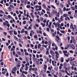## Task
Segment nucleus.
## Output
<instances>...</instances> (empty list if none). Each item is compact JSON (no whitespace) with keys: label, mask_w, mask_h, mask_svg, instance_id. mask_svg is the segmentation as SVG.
Here are the masks:
<instances>
[{"label":"nucleus","mask_w":77,"mask_h":77,"mask_svg":"<svg viewBox=\"0 0 77 77\" xmlns=\"http://www.w3.org/2000/svg\"><path fill=\"white\" fill-rule=\"evenodd\" d=\"M38 8H39V11H41L42 9V8L41 7V6L39 5L38 6Z\"/></svg>","instance_id":"b1692460"},{"label":"nucleus","mask_w":77,"mask_h":77,"mask_svg":"<svg viewBox=\"0 0 77 77\" xmlns=\"http://www.w3.org/2000/svg\"><path fill=\"white\" fill-rule=\"evenodd\" d=\"M19 46L20 47H23V45H22L21 43H19Z\"/></svg>","instance_id":"a18cd8bd"},{"label":"nucleus","mask_w":77,"mask_h":77,"mask_svg":"<svg viewBox=\"0 0 77 77\" xmlns=\"http://www.w3.org/2000/svg\"><path fill=\"white\" fill-rule=\"evenodd\" d=\"M34 34V32L32 30H31V32L30 33V36H32V35H33Z\"/></svg>","instance_id":"423d86ee"},{"label":"nucleus","mask_w":77,"mask_h":77,"mask_svg":"<svg viewBox=\"0 0 77 77\" xmlns=\"http://www.w3.org/2000/svg\"><path fill=\"white\" fill-rule=\"evenodd\" d=\"M47 66L45 64L44 65V69H45V72H46V71H47Z\"/></svg>","instance_id":"7ed1b4c3"},{"label":"nucleus","mask_w":77,"mask_h":77,"mask_svg":"<svg viewBox=\"0 0 77 77\" xmlns=\"http://www.w3.org/2000/svg\"><path fill=\"white\" fill-rule=\"evenodd\" d=\"M8 9L9 11H11V9L10 7H8Z\"/></svg>","instance_id":"c9c22d12"},{"label":"nucleus","mask_w":77,"mask_h":77,"mask_svg":"<svg viewBox=\"0 0 77 77\" xmlns=\"http://www.w3.org/2000/svg\"><path fill=\"white\" fill-rule=\"evenodd\" d=\"M50 53L51 54L53 55V54H54V52H53V51L51 50H50Z\"/></svg>","instance_id":"f3484780"},{"label":"nucleus","mask_w":77,"mask_h":77,"mask_svg":"<svg viewBox=\"0 0 77 77\" xmlns=\"http://www.w3.org/2000/svg\"><path fill=\"white\" fill-rule=\"evenodd\" d=\"M70 29H72V30H73V31L74 30V28L73 26V24H70Z\"/></svg>","instance_id":"f03ea898"},{"label":"nucleus","mask_w":77,"mask_h":77,"mask_svg":"<svg viewBox=\"0 0 77 77\" xmlns=\"http://www.w3.org/2000/svg\"><path fill=\"white\" fill-rule=\"evenodd\" d=\"M72 65L74 66H77V63H76V61H74L73 62Z\"/></svg>","instance_id":"20e7f679"},{"label":"nucleus","mask_w":77,"mask_h":77,"mask_svg":"<svg viewBox=\"0 0 77 77\" xmlns=\"http://www.w3.org/2000/svg\"><path fill=\"white\" fill-rule=\"evenodd\" d=\"M3 2H4V0H2L0 3L2 4H3Z\"/></svg>","instance_id":"58836bf2"},{"label":"nucleus","mask_w":77,"mask_h":77,"mask_svg":"<svg viewBox=\"0 0 77 77\" xmlns=\"http://www.w3.org/2000/svg\"><path fill=\"white\" fill-rule=\"evenodd\" d=\"M52 66H51V67H48V69L49 70H51V69H52Z\"/></svg>","instance_id":"cd10ccee"},{"label":"nucleus","mask_w":77,"mask_h":77,"mask_svg":"<svg viewBox=\"0 0 77 77\" xmlns=\"http://www.w3.org/2000/svg\"><path fill=\"white\" fill-rule=\"evenodd\" d=\"M54 69L56 71H58V67H55L54 68Z\"/></svg>","instance_id":"72a5a7b5"},{"label":"nucleus","mask_w":77,"mask_h":77,"mask_svg":"<svg viewBox=\"0 0 77 77\" xmlns=\"http://www.w3.org/2000/svg\"><path fill=\"white\" fill-rule=\"evenodd\" d=\"M63 65L64 67V68H66V63H63Z\"/></svg>","instance_id":"7c9ffc66"},{"label":"nucleus","mask_w":77,"mask_h":77,"mask_svg":"<svg viewBox=\"0 0 77 77\" xmlns=\"http://www.w3.org/2000/svg\"><path fill=\"white\" fill-rule=\"evenodd\" d=\"M50 22V20H48L46 21V26H48V23Z\"/></svg>","instance_id":"412c9836"},{"label":"nucleus","mask_w":77,"mask_h":77,"mask_svg":"<svg viewBox=\"0 0 77 77\" xmlns=\"http://www.w3.org/2000/svg\"><path fill=\"white\" fill-rule=\"evenodd\" d=\"M8 18H10V19H11V20H14L13 19V18H12V17H11V16L10 15H8Z\"/></svg>","instance_id":"aec40b11"},{"label":"nucleus","mask_w":77,"mask_h":77,"mask_svg":"<svg viewBox=\"0 0 77 77\" xmlns=\"http://www.w3.org/2000/svg\"><path fill=\"white\" fill-rule=\"evenodd\" d=\"M66 8L65 7H64L63 8V11H65L66 10Z\"/></svg>","instance_id":"de8ad7c7"},{"label":"nucleus","mask_w":77,"mask_h":77,"mask_svg":"<svg viewBox=\"0 0 77 77\" xmlns=\"http://www.w3.org/2000/svg\"><path fill=\"white\" fill-rule=\"evenodd\" d=\"M71 9H72V10H73V11H74L75 10V8H74V6H71Z\"/></svg>","instance_id":"393cba45"},{"label":"nucleus","mask_w":77,"mask_h":77,"mask_svg":"<svg viewBox=\"0 0 77 77\" xmlns=\"http://www.w3.org/2000/svg\"><path fill=\"white\" fill-rule=\"evenodd\" d=\"M55 54H56V55H58V56H59V54L58 53V52L57 51H56L55 52Z\"/></svg>","instance_id":"a878e982"},{"label":"nucleus","mask_w":77,"mask_h":77,"mask_svg":"<svg viewBox=\"0 0 77 77\" xmlns=\"http://www.w3.org/2000/svg\"><path fill=\"white\" fill-rule=\"evenodd\" d=\"M8 22L7 21H6L5 22H4L3 23L4 26L7 25L8 27H10V25L8 24Z\"/></svg>","instance_id":"f257e3e1"},{"label":"nucleus","mask_w":77,"mask_h":77,"mask_svg":"<svg viewBox=\"0 0 77 77\" xmlns=\"http://www.w3.org/2000/svg\"><path fill=\"white\" fill-rule=\"evenodd\" d=\"M63 53H67V51H63Z\"/></svg>","instance_id":"79ce46f5"},{"label":"nucleus","mask_w":77,"mask_h":77,"mask_svg":"<svg viewBox=\"0 0 77 77\" xmlns=\"http://www.w3.org/2000/svg\"><path fill=\"white\" fill-rule=\"evenodd\" d=\"M51 61H52V60H51V59H50L49 62L50 63H51Z\"/></svg>","instance_id":"052dcab7"},{"label":"nucleus","mask_w":77,"mask_h":77,"mask_svg":"<svg viewBox=\"0 0 77 77\" xmlns=\"http://www.w3.org/2000/svg\"><path fill=\"white\" fill-rule=\"evenodd\" d=\"M54 14H53L52 12L51 13H50V14H49V17H51Z\"/></svg>","instance_id":"9b49d317"},{"label":"nucleus","mask_w":77,"mask_h":77,"mask_svg":"<svg viewBox=\"0 0 77 77\" xmlns=\"http://www.w3.org/2000/svg\"><path fill=\"white\" fill-rule=\"evenodd\" d=\"M3 34H4L5 35V36H6L7 35V33H6V32H4L3 33Z\"/></svg>","instance_id":"603ef678"},{"label":"nucleus","mask_w":77,"mask_h":77,"mask_svg":"<svg viewBox=\"0 0 77 77\" xmlns=\"http://www.w3.org/2000/svg\"><path fill=\"white\" fill-rule=\"evenodd\" d=\"M46 30H47V32H50V29H49V28H47L46 29Z\"/></svg>","instance_id":"13d9d810"},{"label":"nucleus","mask_w":77,"mask_h":77,"mask_svg":"<svg viewBox=\"0 0 77 77\" xmlns=\"http://www.w3.org/2000/svg\"><path fill=\"white\" fill-rule=\"evenodd\" d=\"M69 52H70V53H74V52H73V51L72 50L69 51Z\"/></svg>","instance_id":"5fc2aeb1"},{"label":"nucleus","mask_w":77,"mask_h":77,"mask_svg":"<svg viewBox=\"0 0 77 77\" xmlns=\"http://www.w3.org/2000/svg\"><path fill=\"white\" fill-rule=\"evenodd\" d=\"M30 15L32 18H35V16H34V15L33 14V13H30Z\"/></svg>","instance_id":"1a4fd4ad"},{"label":"nucleus","mask_w":77,"mask_h":77,"mask_svg":"<svg viewBox=\"0 0 77 77\" xmlns=\"http://www.w3.org/2000/svg\"><path fill=\"white\" fill-rule=\"evenodd\" d=\"M26 8H30V5H27V6H26Z\"/></svg>","instance_id":"e433bc0d"},{"label":"nucleus","mask_w":77,"mask_h":77,"mask_svg":"<svg viewBox=\"0 0 77 77\" xmlns=\"http://www.w3.org/2000/svg\"><path fill=\"white\" fill-rule=\"evenodd\" d=\"M32 71H38V68L36 67L32 68Z\"/></svg>","instance_id":"39448f33"},{"label":"nucleus","mask_w":77,"mask_h":77,"mask_svg":"<svg viewBox=\"0 0 77 77\" xmlns=\"http://www.w3.org/2000/svg\"><path fill=\"white\" fill-rule=\"evenodd\" d=\"M56 37L57 38V39H58V40H59L60 39V38H59V37L58 36H56Z\"/></svg>","instance_id":"09e8293b"},{"label":"nucleus","mask_w":77,"mask_h":77,"mask_svg":"<svg viewBox=\"0 0 77 77\" xmlns=\"http://www.w3.org/2000/svg\"><path fill=\"white\" fill-rule=\"evenodd\" d=\"M75 9H77V5H75Z\"/></svg>","instance_id":"69168bd1"},{"label":"nucleus","mask_w":77,"mask_h":77,"mask_svg":"<svg viewBox=\"0 0 77 77\" xmlns=\"http://www.w3.org/2000/svg\"><path fill=\"white\" fill-rule=\"evenodd\" d=\"M23 24H26V21H24L23 22Z\"/></svg>","instance_id":"c03bdc74"},{"label":"nucleus","mask_w":77,"mask_h":77,"mask_svg":"<svg viewBox=\"0 0 77 77\" xmlns=\"http://www.w3.org/2000/svg\"><path fill=\"white\" fill-rule=\"evenodd\" d=\"M68 14H69V15H70V14H71V12L70 11H69L68 12Z\"/></svg>","instance_id":"4d7b16f0"},{"label":"nucleus","mask_w":77,"mask_h":77,"mask_svg":"<svg viewBox=\"0 0 77 77\" xmlns=\"http://www.w3.org/2000/svg\"><path fill=\"white\" fill-rule=\"evenodd\" d=\"M64 58L63 57H61L60 58V61L61 62L63 63V62L64 61Z\"/></svg>","instance_id":"0eeeda50"},{"label":"nucleus","mask_w":77,"mask_h":77,"mask_svg":"<svg viewBox=\"0 0 77 77\" xmlns=\"http://www.w3.org/2000/svg\"><path fill=\"white\" fill-rule=\"evenodd\" d=\"M14 34L15 35H17V32L15 31H14Z\"/></svg>","instance_id":"f704fd0d"},{"label":"nucleus","mask_w":77,"mask_h":77,"mask_svg":"<svg viewBox=\"0 0 77 77\" xmlns=\"http://www.w3.org/2000/svg\"><path fill=\"white\" fill-rule=\"evenodd\" d=\"M17 36H18V37L19 38H21V34H18L17 35Z\"/></svg>","instance_id":"a19ab883"},{"label":"nucleus","mask_w":77,"mask_h":77,"mask_svg":"<svg viewBox=\"0 0 77 77\" xmlns=\"http://www.w3.org/2000/svg\"><path fill=\"white\" fill-rule=\"evenodd\" d=\"M42 6L43 8H44L46 9V6L45 5V4H43Z\"/></svg>","instance_id":"4be33fe9"},{"label":"nucleus","mask_w":77,"mask_h":77,"mask_svg":"<svg viewBox=\"0 0 77 77\" xmlns=\"http://www.w3.org/2000/svg\"><path fill=\"white\" fill-rule=\"evenodd\" d=\"M41 44H39L38 45V49H40L41 48Z\"/></svg>","instance_id":"a211bd4d"},{"label":"nucleus","mask_w":77,"mask_h":77,"mask_svg":"<svg viewBox=\"0 0 77 77\" xmlns=\"http://www.w3.org/2000/svg\"><path fill=\"white\" fill-rule=\"evenodd\" d=\"M73 44H74V45H75L76 44V42H75V39L74 38H73Z\"/></svg>","instance_id":"4468645a"},{"label":"nucleus","mask_w":77,"mask_h":77,"mask_svg":"<svg viewBox=\"0 0 77 77\" xmlns=\"http://www.w3.org/2000/svg\"><path fill=\"white\" fill-rule=\"evenodd\" d=\"M52 65H54V60H53L52 61Z\"/></svg>","instance_id":"864d4df0"},{"label":"nucleus","mask_w":77,"mask_h":77,"mask_svg":"<svg viewBox=\"0 0 77 77\" xmlns=\"http://www.w3.org/2000/svg\"><path fill=\"white\" fill-rule=\"evenodd\" d=\"M8 48H9V49H11V45H9L8 47Z\"/></svg>","instance_id":"0e129e2a"},{"label":"nucleus","mask_w":77,"mask_h":77,"mask_svg":"<svg viewBox=\"0 0 77 77\" xmlns=\"http://www.w3.org/2000/svg\"><path fill=\"white\" fill-rule=\"evenodd\" d=\"M14 38L16 41H19L18 40V38L15 36H14Z\"/></svg>","instance_id":"f8f14e48"},{"label":"nucleus","mask_w":77,"mask_h":77,"mask_svg":"<svg viewBox=\"0 0 77 77\" xmlns=\"http://www.w3.org/2000/svg\"><path fill=\"white\" fill-rule=\"evenodd\" d=\"M52 13L53 14H57V11H55L54 10H52Z\"/></svg>","instance_id":"9d476101"},{"label":"nucleus","mask_w":77,"mask_h":77,"mask_svg":"<svg viewBox=\"0 0 77 77\" xmlns=\"http://www.w3.org/2000/svg\"><path fill=\"white\" fill-rule=\"evenodd\" d=\"M54 77H57V75H56L54 74Z\"/></svg>","instance_id":"774afa93"},{"label":"nucleus","mask_w":77,"mask_h":77,"mask_svg":"<svg viewBox=\"0 0 77 77\" xmlns=\"http://www.w3.org/2000/svg\"><path fill=\"white\" fill-rule=\"evenodd\" d=\"M30 30L32 29V27L30 26H29V28L27 29V30H30Z\"/></svg>","instance_id":"c756f323"},{"label":"nucleus","mask_w":77,"mask_h":77,"mask_svg":"<svg viewBox=\"0 0 77 77\" xmlns=\"http://www.w3.org/2000/svg\"><path fill=\"white\" fill-rule=\"evenodd\" d=\"M34 37L35 38H38V36H37L36 35H35Z\"/></svg>","instance_id":"e2e57ef3"},{"label":"nucleus","mask_w":77,"mask_h":77,"mask_svg":"<svg viewBox=\"0 0 77 77\" xmlns=\"http://www.w3.org/2000/svg\"><path fill=\"white\" fill-rule=\"evenodd\" d=\"M9 33H10V35H12L13 34V33L11 32V31H8Z\"/></svg>","instance_id":"49530a36"},{"label":"nucleus","mask_w":77,"mask_h":77,"mask_svg":"<svg viewBox=\"0 0 77 77\" xmlns=\"http://www.w3.org/2000/svg\"><path fill=\"white\" fill-rule=\"evenodd\" d=\"M51 22L49 23V25H48V27L49 29L51 28Z\"/></svg>","instance_id":"ddd939ff"},{"label":"nucleus","mask_w":77,"mask_h":77,"mask_svg":"<svg viewBox=\"0 0 77 77\" xmlns=\"http://www.w3.org/2000/svg\"><path fill=\"white\" fill-rule=\"evenodd\" d=\"M42 46L44 47H45V48H46L47 47V45H42Z\"/></svg>","instance_id":"37998d69"},{"label":"nucleus","mask_w":77,"mask_h":77,"mask_svg":"<svg viewBox=\"0 0 77 77\" xmlns=\"http://www.w3.org/2000/svg\"><path fill=\"white\" fill-rule=\"evenodd\" d=\"M17 53L19 55H21V52H20L19 51H17Z\"/></svg>","instance_id":"ea45409f"},{"label":"nucleus","mask_w":77,"mask_h":77,"mask_svg":"<svg viewBox=\"0 0 77 77\" xmlns=\"http://www.w3.org/2000/svg\"><path fill=\"white\" fill-rule=\"evenodd\" d=\"M71 11V8L66 9V11Z\"/></svg>","instance_id":"2f4dec72"},{"label":"nucleus","mask_w":77,"mask_h":77,"mask_svg":"<svg viewBox=\"0 0 77 77\" xmlns=\"http://www.w3.org/2000/svg\"><path fill=\"white\" fill-rule=\"evenodd\" d=\"M25 54L26 55H27V56H29V53H28L27 52H25Z\"/></svg>","instance_id":"bf43d9fd"},{"label":"nucleus","mask_w":77,"mask_h":77,"mask_svg":"<svg viewBox=\"0 0 77 77\" xmlns=\"http://www.w3.org/2000/svg\"><path fill=\"white\" fill-rule=\"evenodd\" d=\"M65 20H69V18L68 17H67L65 18Z\"/></svg>","instance_id":"680f3d73"},{"label":"nucleus","mask_w":77,"mask_h":77,"mask_svg":"<svg viewBox=\"0 0 77 77\" xmlns=\"http://www.w3.org/2000/svg\"><path fill=\"white\" fill-rule=\"evenodd\" d=\"M45 17H48V15L47 14H45Z\"/></svg>","instance_id":"338daca9"},{"label":"nucleus","mask_w":77,"mask_h":77,"mask_svg":"<svg viewBox=\"0 0 77 77\" xmlns=\"http://www.w3.org/2000/svg\"><path fill=\"white\" fill-rule=\"evenodd\" d=\"M71 46H72L71 48L72 49H75V46H74V45H72Z\"/></svg>","instance_id":"2eb2a0df"},{"label":"nucleus","mask_w":77,"mask_h":77,"mask_svg":"<svg viewBox=\"0 0 77 77\" xmlns=\"http://www.w3.org/2000/svg\"><path fill=\"white\" fill-rule=\"evenodd\" d=\"M24 73L25 74H28V72L26 71H23L22 72V74L24 75Z\"/></svg>","instance_id":"6e6552de"},{"label":"nucleus","mask_w":77,"mask_h":77,"mask_svg":"<svg viewBox=\"0 0 77 77\" xmlns=\"http://www.w3.org/2000/svg\"><path fill=\"white\" fill-rule=\"evenodd\" d=\"M63 17H67V14H64L63 15Z\"/></svg>","instance_id":"3c124183"},{"label":"nucleus","mask_w":77,"mask_h":77,"mask_svg":"<svg viewBox=\"0 0 77 77\" xmlns=\"http://www.w3.org/2000/svg\"><path fill=\"white\" fill-rule=\"evenodd\" d=\"M34 7L35 8H38V7H39V6H38V5H35L34 6Z\"/></svg>","instance_id":"bb28decb"},{"label":"nucleus","mask_w":77,"mask_h":77,"mask_svg":"<svg viewBox=\"0 0 77 77\" xmlns=\"http://www.w3.org/2000/svg\"><path fill=\"white\" fill-rule=\"evenodd\" d=\"M51 6L52 7V8H54V9H56V7L54 6V5H51Z\"/></svg>","instance_id":"4c0bfd02"},{"label":"nucleus","mask_w":77,"mask_h":77,"mask_svg":"<svg viewBox=\"0 0 77 77\" xmlns=\"http://www.w3.org/2000/svg\"><path fill=\"white\" fill-rule=\"evenodd\" d=\"M34 47L35 49H37L38 48V47H37V45H35Z\"/></svg>","instance_id":"8fccbe9b"},{"label":"nucleus","mask_w":77,"mask_h":77,"mask_svg":"<svg viewBox=\"0 0 77 77\" xmlns=\"http://www.w3.org/2000/svg\"><path fill=\"white\" fill-rule=\"evenodd\" d=\"M60 71L61 72H63V73H65V70L64 69H60Z\"/></svg>","instance_id":"6ab92c4d"},{"label":"nucleus","mask_w":77,"mask_h":77,"mask_svg":"<svg viewBox=\"0 0 77 77\" xmlns=\"http://www.w3.org/2000/svg\"><path fill=\"white\" fill-rule=\"evenodd\" d=\"M70 59L72 62H73V60H75V58H74L72 59V58H71Z\"/></svg>","instance_id":"473e14b6"},{"label":"nucleus","mask_w":77,"mask_h":77,"mask_svg":"<svg viewBox=\"0 0 77 77\" xmlns=\"http://www.w3.org/2000/svg\"><path fill=\"white\" fill-rule=\"evenodd\" d=\"M41 25H42L43 27H45V24L41 23Z\"/></svg>","instance_id":"5701e85b"},{"label":"nucleus","mask_w":77,"mask_h":77,"mask_svg":"<svg viewBox=\"0 0 77 77\" xmlns=\"http://www.w3.org/2000/svg\"><path fill=\"white\" fill-rule=\"evenodd\" d=\"M60 32L61 33H65V32L64 30L62 31V30H60Z\"/></svg>","instance_id":"c85d7f7f"},{"label":"nucleus","mask_w":77,"mask_h":77,"mask_svg":"<svg viewBox=\"0 0 77 77\" xmlns=\"http://www.w3.org/2000/svg\"><path fill=\"white\" fill-rule=\"evenodd\" d=\"M69 48V45L67 44L66 46L64 48L65 50H67Z\"/></svg>","instance_id":"dca6fc26"},{"label":"nucleus","mask_w":77,"mask_h":77,"mask_svg":"<svg viewBox=\"0 0 77 77\" xmlns=\"http://www.w3.org/2000/svg\"><path fill=\"white\" fill-rule=\"evenodd\" d=\"M64 56H66V57H68V54L64 53Z\"/></svg>","instance_id":"6e6d98bb"}]
</instances>
